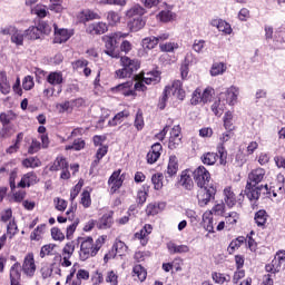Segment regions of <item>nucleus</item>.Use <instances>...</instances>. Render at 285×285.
<instances>
[{"label":"nucleus","mask_w":285,"mask_h":285,"mask_svg":"<svg viewBox=\"0 0 285 285\" xmlns=\"http://www.w3.org/2000/svg\"><path fill=\"white\" fill-rule=\"evenodd\" d=\"M130 117V112L120 111L111 120H109V126H117L124 121V119Z\"/></svg>","instance_id":"nucleus-45"},{"label":"nucleus","mask_w":285,"mask_h":285,"mask_svg":"<svg viewBox=\"0 0 285 285\" xmlns=\"http://www.w3.org/2000/svg\"><path fill=\"white\" fill-rule=\"evenodd\" d=\"M274 43L277 48H282L285 43V33L284 31H276L274 35Z\"/></svg>","instance_id":"nucleus-63"},{"label":"nucleus","mask_w":285,"mask_h":285,"mask_svg":"<svg viewBox=\"0 0 285 285\" xmlns=\"http://www.w3.org/2000/svg\"><path fill=\"white\" fill-rule=\"evenodd\" d=\"M224 126L226 130L233 132L235 130V126L233 125V112L227 111L224 116Z\"/></svg>","instance_id":"nucleus-55"},{"label":"nucleus","mask_w":285,"mask_h":285,"mask_svg":"<svg viewBox=\"0 0 285 285\" xmlns=\"http://www.w3.org/2000/svg\"><path fill=\"white\" fill-rule=\"evenodd\" d=\"M181 146V127L176 125L170 130L168 148L170 150H177Z\"/></svg>","instance_id":"nucleus-15"},{"label":"nucleus","mask_w":285,"mask_h":285,"mask_svg":"<svg viewBox=\"0 0 285 285\" xmlns=\"http://www.w3.org/2000/svg\"><path fill=\"white\" fill-rule=\"evenodd\" d=\"M55 264H43L40 268V275L42 277V279H48L50 277H52V271H53V267Z\"/></svg>","instance_id":"nucleus-46"},{"label":"nucleus","mask_w":285,"mask_h":285,"mask_svg":"<svg viewBox=\"0 0 285 285\" xmlns=\"http://www.w3.org/2000/svg\"><path fill=\"white\" fill-rule=\"evenodd\" d=\"M107 30L108 24L104 21L89 23L86 29L88 35H106Z\"/></svg>","instance_id":"nucleus-20"},{"label":"nucleus","mask_w":285,"mask_h":285,"mask_svg":"<svg viewBox=\"0 0 285 285\" xmlns=\"http://www.w3.org/2000/svg\"><path fill=\"white\" fill-rule=\"evenodd\" d=\"M245 194L249 202H257V199H259L262 195H271V191H268V185L257 186L247 184L245 188Z\"/></svg>","instance_id":"nucleus-9"},{"label":"nucleus","mask_w":285,"mask_h":285,"mask_svg":"<svg viewBox=\"0 0 285 285\" xmlns=\"http://www.w3.org/2000/svg\"><path fill=\"white\" fill-rule=\"evenodd\" d=\"M159 157H161V144L156 142L147 154V161L148 164H155Z\"/></svg>","instance_id":"nucleus-26"},{"label":"nucleus","mask_w":285,"mask_h":285,"mask_svg":"<svg viewBox=\"0 0 285 285\" xmlns=\"http://www.w3.org/2000/svg\"><path fill=\"white\" fill-rule=\"evenodd\" d=\"M57 248H59V246H57V244L43 245L41 247L40 254H39L41 259H43L45 257L53 256V261L61 262V254H59V252H57Z\"/></svg>","instance_id":"nucleus-16"},{"label":"nucleus","mask_w":285,"mask_h":285,"mask_svg":"<svg viewBox=\"0 0 285 285\" xmlns=\"http://www.w3.org/2000/svg\"><path fill=\"white\" fill-rule=\"evenodd\" d=\"M217 157H219V154L217 155L215 153H207L202 157L203 164H206L207 166H213L217 163Z\"/></svg>","instance_id":"nucleus-53"},{"label":"nucleus","mask_w":285,"mask_h":285,"mask_svg":"<svg viewBox=\"0 0 285 285\" xmlns=\"http://www.w3.org/2000/svg\"><path fill=\"white\" fill-rule=\"evenodd\" d=\"M181 80H175L171 86H166L163 96L159 99L158 108L159 110H164L166 108V104L170 97V95H174L177 99H180V101H184V98L186 97V91L181 87Z\"/></svg>","instance_id":"nucleus-2"},{"label":"nucleus","mask_w":285,"mask_h":285,"mask_svg":"<svg viewBox=\"0 0 285 285\" xmlns=\"http://www.w3.org/2000/svg\"><path fill=\"white\" fill-rule=\"evenodd\" d=\"M17 233H19V227L17 226V220L12 219L7 225V235L9 239H12Z\"/></svg>","instance_id":"nucleus-52"},{"label":"nucleus","mask_w":285,"mask_h":285,"mask_svg":"<svg viewBox=\"0 0 285 285\" xmlns=\"http://www.w3.org/2000/svg\"><path fill=\"white\" fill-rule=\"evenodd\" d=\"M264 177H266V169H264V168L253 169L248 174L247 184H249L252 186H257V184H261V181H264Z\"/></svg>","instance_id":"nucleus-19"},{"label":"nucleus","mask_w":285,"mask_h":285,"mask_svg":"<svg viewBox=\"0 0 285 285\" xmlns=\"http://www.w3.org/2000/svg\"><path fill=\"white\" fill-rule=\"evenodd\" d=\"M132 277H138L139 282H146V277H148V272L141 265H136L132 268Z\"/></svg>","instance_id":"nucleus-39"},{"label":"nucleus","mask_w":285,"mask_h":285,"mask_svg":"<svg viewBox=\"0 0 285 285\" xmlns=\"http://www.w3.org/2000/svg\"><path fill=\"white\" fill-rule=\"evenodd\" d=\"M105 282L109 285H118L119 284V276H117V273H115V271H109L106 274Z\"/></svg>","instance_id":"nucleus-59"},{"label":"nucleus","mask_w":285,"mask_h":285,"mask_svg":"<svg viewBox=\"0 0 285 285\" xmlns=\"http://www.w3.org/2000/svg\"><path fill=\"white\" fill-rule=\"evenodd\" d=\"M86 148V141L81 138L73 140L71 145L66 146V150H83Z\"/></svg>","instance_id":"nucleus-54"},{"label":"nucleus","mask_w":285,"mask_h":285,"mask_svg":"<svg viewBox=\"0 0 285 285\" xmlns=\"http://www.w3.org/2000/svg\"><path fill=\"white\" fill-rule=\"evenodd\" d=\"M212 277L216 284H224L225 282H230V275H226L217 272H214L212 274Z\"/></svg>","instance_id":"nucleus-56"},{"label":"nucleus","mask_w":285,"mask_h":285,"mask_svg":"<svg viewBox=\"0 0 285 285\" xmlns=\"http://www.w3.org/2000/svg\"><path fill=\"white\" fill-rule=\"evenodd\" d=\"M22 272L27 277H35V273H37V264H35V254L28 253L24 256L22 263Z\"/></svg>","instance_id":"nucleus-14"},{"label":"nucleus","mask_w":285,"mask_h":285,"mask_svg":"<svg viewBox=\"0 0 285 285\" xmlns=\"http://www.w3.org/2000/svg\"><path fill=\"white\" fill-rule=\"evenodd\" d=\"M55 208L56 210H59L60 213H63L68 208V202L63 198H55L53 199Z\"/></svg>","instance_id":"nucleus-61"},{"label":"nucleus","mask_w":285,"mask_h":285,"mask_svg":"<svg viewBox=\"0 0 285 285\" xmlns=\"http://www.w3.org/2000/svg\"><path fill=\"white\" fill-rule=\"evenodd\" d=\"M108 184L110 186L111 195H115L121 186H124V179H121V169H118L112 173V175L108 179Z\"/></svg>","instance_id":"nucleus-17"},{"label":"nucleus","mask_w":285,"mask_h":285,"mask_svg":"<svg viewBox=\"0 0 285 285\" xmlns=\"http://www.w3.org/2000/svg\"><path fill=\"white\" fill-rule=\"evenodd\" d=\"M10 81H8V73L0 71V92L2 95H10Z\"/></svg>","instance_id":"nucleus-31"},{"label":"nucleus","mask_w":285,"mask_h":285,"mask_svg":"<svg viewBox=\"0 0 285 285\" xmlns=\"http://www.w3.org/2000/svg\"><path fill=\"white\" fill-rule=\"evenodd\" d=\"M12 219H14V217H12V209L8 208L1 212L0 214V220L3 224H8L10 222H12Z\"/></svg>","instance_id":"nucleus-64"},{"label":"nucleus","mask_w":285,"mask_h":285,"mask_svg":"<svg viewBox=\"0 0 285 285\" xmlns=\"http://www.w3.org/2000/svg\"><path fill=\"white\" fill-rule=\"evenodd\" d=\"M237 97H239V88L232 86L225 92L220 94V99H225L229 106L237 104Z\"/></svg>","instance_id":"nucleus-18"},{"label":"nucleus","mask_w":285,"mask_h":285,"mask_svg":"<svg viewBox=\"0 0 285 285\" xmlns=\"http://www.w3.org/2000/svg\"><path fill=\"white\" fill-rule=\"evenodd\" d=\"M11 285H21V264L14 263L10 268Z\"/></svg>","instance_id":"nucleus-24"},{"label":"nucleus","mask_w":285,"mask_h":285,"mask_svg":"<svg viewBox=\"0 0 285 285\" xmlns=\"http://www.w3.org/2000/svg\"><path fill=\"white\" fill-rule=\"evenodd\" d=\"M226 70H227L226 63L214 62L209 70V75H212V77H219V75H224V72H226Z\"/></svg>","instance_id":"nucleus-35"},{"label":"nucleus","mask_w":285,"mask_h":285,"mask_svg":"<svg viewBox=\"0 0 285 285\" xmlns=\"http://www.w3.org/2000/svg\"><path fill=\"white\" fill-rule=\"evenodd\" d=\"M217 190L215 187H200L197 194L198 205L204 208V206H208L212 199H215V194Z\"/></svg>","instance_id":"nucleus-11"},{"label":"nucleus","mask_w":285,"mask_h":285,"mask_svg":"<svg viewBox=\"0 0 285 285\" xmlns=\"http://www.w3.org/2000/svg\"><path fill=\"white\" fill-rule=\"evenodd\" d=\"M224 110H226V102L222 101V98L219 97V99L212 105V111L216 117H222Z\"/></svg>","instance_id":"nucleus-37"},{"label":"nucleus","mask_w":285,"mask_h":285,"mask_svg":"<svg viewBox=\"0 0 285 285\" xmlns=\"http://www.w3.org/2000/svg\"><path fill=\"white\" fill-rule=\"evenodd\" d=\"M254 222L256 226L263 228V226H266V222H268V213H266L264 209L256 212Z\"/></svg>","instance_id":"nucleus-34"},{"label":"nucleus","mask_w":285,"mask_h":285,"mask_svg":"<svg viewBox=\"0 0 285 285\" xmlns=\"http://www.w3.org/2000/svg\"><path fill=\"white\" fill-rule=\"evenodd\" d=\"M153 233V225L146 224L139 232L135 234V239H139L141 246L148 244V235Z\"/></svg>","instance_id":"nucleus-23"},{"label":"nucleus","mask_w":285,"mask_h":285,"mask_svg":"<svg viewBox=\"0 0 285 285\" xmlns=\"http://www.w3.org/2000/svg\"><path fill=\"white\" fill-rule=\"evenodd\" d=\"M148 190H149L148 185H144L140 189H138L137 196H136L137 204H140L141 206L142 204H146V200L148 199Z\"/></svg>","instance_id":"nucleus-41"},{"label":"nucleus","mask_w":285,"mask_h":285,"mask_svg":"<svg viewBox=\"0 0 285 285\" xmlns=\"http://www.w3.org/2000/svg\"><path fill=\"white\" fill-rule=\"evenodd\" d=\"M141 43H142V48H145V50H153L158 45L157 38L154 36L144 38Z\"/></svg>","instance_id":"nucleus-51"},{"label":"nucleus","mask_w":285,"mask_h":285,"mask_svg":"<svg viewBox=\"0 0 285 285\" xmlns=\"http://www.w3.org/2000/svg\"><path fill=\"white\" fill-rule=\"evenodd\" d=\"M43 230H46V225H39L30 235V239L33 242H39L41 239V235H43Z\"/></svg>","instance_id":"nucleus-62"},{"label":"nucleus","mask_w":285,"mask_h":285,"mask_svg":"<svg viewBox=\"0 0 285 285\" xmlns=\"http://www.w3.org/2000/svg\"><path fill=\"white\" fill-rule=\"evenodd\" d=\"M175 13L170 10H163L158 13L159 21H163V23H168V21H174Z\"/></svg>","instance_id":"nucleus-47"},{"label":"nucleus","mask_w":285,"mask_h":285,"mask_svg":"<svg viewBox=\"0 0 285 285\" xmlns=\"http://www.w3.org/2000/svg\"><path fill=\"white\" fill-rule=\"evenodd\" d=\"M22 166H24V168H39L41 160L37 157H29L22 161Z\"/></svg>","instance_id":"nucleus-50"},{"label":"nucleus","mask_w":285,"mask_h":285,"mask_svg":"<svg viewBox=\"0 0 285 285\" xmlns=\"http://www.w3.org/2000/svg\"><path fill=\"white\" fill-rule=\"evenodd\" d=\"M112 249L116 250L118 257H124V255L128 253V246H126V243L121 240H116L112 245Z\"/></svg>","instance_id":"nucleus-42"},{"label":"nucleus","mask_w":285,"mask_h":285,"mask_svg":"<svg viewBox=\"0 0 285 285\" xmlns=\"http://www.w3.org/2000/svg\"><path fill=\"white\" fill-rule=\"evenodd\" d=\"M81 279H90V272L86 269H79L76 274V279L72 281V284L81 285Z\"/></svg>","instance_id":"nucleus-44"},{"label":"nucleus","mask_w":285,"mask_h":285,"mask_svg":"<svg viewBox=\"0 0 285 285\" xmlns=\"http://www.w3.org/2000/svg\"><path fill=\"white\" fill-rule=\"evenodd\" d=\"M51 171L61 170L60 178L61 179H70V171L68 170V161L66 158L59 156L53 161L52 166L50 167Z\"/></svg>","instance_id":"nucleus-13"},{"label":"nucleus","mask_w":285,"mask_h":285,"mask_svg":"<svg viewBox=\"0 0 285 285\" xmlns=\"http://www.w3.org/2000/svg\"><path fill=\"white\" fill-rule=\"evenodd\" d=\"M244 242H246V237L244 236H238L236 239L232 240L227 248V252L229 253V255H233V253H235L238 248H240Z\"/></svg>","instance_id":"nucleus-40"},{"label":"nucleus","mask_w":285,"mask_h":285,"mask_svg":"<svg viewBox=\"0 0 285 285\" xmlns=\"http://www.w3.org/2000/svg\"><path fill=\"white\" fill-rule=\"evenodd\" d=\"M70 37L71 35L68 29H58L57 26H55V43H66Z\"/></svg>","instance_id":"nucleus-29"},{"label":"nucleus","mask_w":285,"mask_h":285,"mask_svg":"<svg viewBox=\"0 0 285 285\" xmlns=\"http://www.w3.org/2000/svg\"><path fill=\"white\" fill-rule=\"evenodd\" d=\"M159 81H161V76H159V71H150L147 72L146 76L142 77L141 81H138V83H142L145 86V83L147 86H155V83H159Z\"/></svg>","instance_id":"nucleus-25"},{"label":"nucleus","mask_w":285,"mask_h":285,"mask_svg":"<svg viewBox=\"0 0 285 285\" xmlns=\"http://www.w3.org/2000/svg\"><path fill=\"white\" fill-rule=\"evenodd\" d=\"M210 26L217 28L219 32H224L225 35H232L233 32V28L230 27V24L222 19L212 20Z\"/></svg>","instance_id":"nucleus-27"},{"label":"nucleus","mask_w":285,"mask_h":285,"mask_svg":"<svg viewBox=\"0 0 285 285\" xmlns=\"http://www.w3.org/2000/svg\"><path fill=\"white\" fill-rule=\"evenodd\" d=\"M179 184L185 190H193V187L195 186L193 178L186 171L181 173Z\"/></svg>","instance_id":"nucleus-36"},{"label":"nucleus","mask_w":285,"mask_h":285,"mask_svg":"<svg viewBox=\"0 0 285 285\" xmlns=\"http://www.w3.org/2000/svg\"><path fill=\"white\" fill-rule=\"evenodd\" d=\"M151 181L155 190H161L164 188V174L158 173L151 177Z\"/></svg>","instance_id":"nucleus-49"},{"label":"nucleus","mask_w":285,"mask_h":285,"mask_svg":"<svg viewBox=\"0 0 285 285\" xmlns=\"http://www.w3.org/2000/svg\"><path fill=\"white\" fill-rule=\"evenodd\" d=\"M107 236H99L96 242L92 237H80L78 242L80 244L79 257L81 262H86V259H90V257H95L101 247L106 244Z\"/></svg>","instance_id":"nucleus-1"},{"label":"nucleus","mask_w":285,"mask_h":285,"mask_svg":"<svg viewBox=\"0 0 285 285\" xmlns=\"http://www.w3.org/2000/svg\"><path fill=\"white\" fill-rule=\"evenodd\" d=\"M32 14H37L39 19H45L48 17V9L41 4H37L33 9H31Z\"/></svg>","instance_id":"nucleus-60"},{"label":"nucleus","mask_w":285,"mask_h":285,"mask_svg":"<svg viewBox=\"0 0 285 285\" xmlns=\"http://www.w3.org/2000/svg\"><path fill=\"white\" fill-rule=\"evenodd\" d=\"M284 268L285 250L277 252L272 263L265 266V271L267 273H272V275H275V273H279V271H284Z\"/></svg>","instance_id":"nucleus-10"},{"label":"nucleus","mask_w":285,"mask_h":285,"mask_svg":"<svg viewBox=\"0 0 285 285\" xmlns=\"http://www.w3.org/2000/svg\"><path fill=\"white\" fill-rule=\"evenodd\" d=\"M112 212H109L108 214L102 215V217L97 223V228L100 230H106L108 228L112 227L114 220H112Z\"/></svg>","instance_id":"nucleus-28"},{"label":"nucleus","mask_w":285,"mask_h":285,"mask_svg":"<svg viewBox=\"0 0 285 285\" xmlns=\"http://www.w3.org/2000/svg\"><path fill=\"white\" fill-rule=\"evenodd\" d=\"M194 181L198 188H205L210 181V173L204 166H199L194 170Z\"/></svg>","instance_id":"nucleus-12"},{"label":"nucleus","mask_w":285,"mask_h":285,"mask_svg":"<svg viewBox=\"0 0 285 285\" xmlns=\"http://www.w3.org/2000/svg\"><path fill=\"white\" fill-rule=\"evenodd\" d=\"M134 126L137 130H144V126H146V124L144 122V112H141L140 109L136 114Z\"/></svg>","instance_id":"nucleus-58"},{"label":"nucleus","mask_w":285,"mask_h":285,"mask_svg":"<svg viewBox=\"0 0 285 285\" xmlns=\"http://www.w3.org/2000/svg\"><path fill=\"white\" fill-rule=\"evenodd\" d=\"M47 81L48 83H50V86H58V95H61L62 92V88H61V83H63V73L60 71H52L48 75L47 77Z\"/></svg>","instance_id":"nucleus-21"},{"label":"nucleus","mask_w":285,"mask_h":285,"mask_svg":"<svg viewBox=\"0 0 285 285\" xmlns=\"http://www.w3.org/2000/svg\"><path fill=\"white\" fill-rule=\"evenodd\" d=\"M48 9L51 12L61 13L63 12V6L61 4V0H50Z\"/></svg>","instance_id":"nucleus-57"},{"label":"nucleus","mask_w":285,"mask_h":285,"mask_svg":"<svg viewBox=\"0 0 285 285\" xmlns=\"http://www.w3.org/2000/svg\"><path fill=\"white\" fill-rule=\"evenodd\" d=\"M215 95V89L213 87H207L202 91V89H196L193 92L190 102L193 106H197L198 104H208L213 99Z\"/></svg>","instance_id":"nucleus-7"},{"label":"nucleus","mask_w":285,"mask_h":285,"mask_svg":"<svg viewBox=\"0 0 285 285\" xmlns=\"http://www.w3.org/2000/svg\"><path fill=\"white\" fill-rule=\"evenodd\" d=\"M146 13V9L141 6L136 4L127 11V17L130 18L128 21V28L131 32H139L146 26V22L141 17Z\"/></svg>","instance_id":"nucleus-5"},{"label":"nucleus","mask_w":285,"mask_h":285,"mask_svg":"<svg viewBox=\"0 0 285 285\" xmlns=\"http://www.w3.org/2000/svg\"><path fill=\"white\" fill-rule=\"evenodd\" d=\"M106 155H108V146H101L96 153V159L92 161L91 167L96 168V166H99V161H101Z\"/></svg>","instance_id":"nucleus-43"},{"label":"nucleus","mask_w":285,"mask_h":285,"mask_svg":"<svg viewBox=\"0 0 285 285\" xmlns=\"http://www.w3.org/2000/svg\"><path fill=\"white\" fill-rule=\"evenodd\" d=\"M24 38L33 41L41 39V31H39V27L31 26L24 30Z\"/></svg>","instance_id":"nucleus-38"},{"label":"nucleus","mask_w":285,"mask_h":285,"mask_svg":"<svg viewBox=\"0 0 285 285\" xmlns=\"http://www.w3.org/2000/svg\"><path fill=\"white\" fill-rule=\"evenodd\" d=\"M128 33L116 32L111 36H105L102 39L105 41V55L111 57L112 59H119L121 53L117 49V39H126Z\"/></svg>","instance_id":"nucleus-6"},{"label":"nucleus","mask_w":285,"mask_h":285,"mask_svg":"<svg viewBox=\"0 0 285 285\" xmlns=\"http://www.w3.org/2000/svg\"><path fill=\"white\" fill-rule=\"evenodd\" d=\"M39 183V178L35 171L27 173L22 176L20 183L18 184V188H30V186H35V184Z\"/></svg>","instance_id":"nucleus-22"},{"label":"nucleus","mask_w":285,"mask_h":285,"mask_svg":"<svg viewBox=\"0 0 285 285\" xmlns=\"http://www.w3.org/2000/svg\"><path fill=\"white\" fill-rule=\"evenodd\" d=\"M120 69L115 71V79H128L140 68L139 60L130 59L127 56L120 57Z\"/></svg>","instance_id":"nucleus-3"},{"label":"nucleus","mask_w":285,"mask_h":285,"mask_svg":"<svg viewBox=\"0 0 285 285\" xmlns=\"http://www.w3.org/2000/svg\"><path fill=\"white\" fill-rule=\"evenodd\" d=\"M0 35H10V41L11 43H14V46H23V39H26V33H22L21 30H19L16 26H7L1 28Z\"/></svg>","instance_id":"nucleus-8"},{"label":"nucleus","mask_w":285,"mask_h":285,"mask_svg":"<svg viewBox=\"0 0 285 285\" xmlns=\"http://www.w3.org/2000/svg\"><path fill=\"white\" fill-rule=\"evenodd\" d=\"M14 119H17V115L13 111L0 114V121L2 126H8V124H10V121H14Z\"/></svg>","instance_id":"nucleus-48"},{"label":"nucleus","mask_w":285,"mask_h":285,"mask_svg":"<svg viewBox=\"0 0 285 285\" xmlns=\"http://www.w3.org/2000/svg\"><path fill=\"white\" fill-rule=\"evenodd\" d=\"M166 208V203H158V204H149L146 208V215L155 217V215H159L161 210Z\"/></svg>","instance_id":"nucleus-32"},{"label":"nucleus","mask_w":285,"mask_h":285,"mask_svg":"<svg viewBox=\"0 0 285 285\" xmlns=\"http://www.w3.org/2000/svg\"><path fill=\"white\" fill-rule=\"evenodd\" d=\"M147 87L144 82H136L132 80H128L122 82L116 87L111 88V92L114 95H124V97H136L138 92H146Z\"/></svg>","instance_id":"nucleus-4"},{"label":"nucleus","mask_w":285,"mask_h":285,"mask_svg":"<svg viewBox=\"0 0 285 285\" xmlns=\"http://www.w3.org/2000/svg\"><path fill=\"white\" fill-rule=\"evenodd\" d=\"M178 170H179V163L177 160V156H170L166 175H168V177H175Z\"/></svg>","instance_id":"nucleus-30"},{"label":"nucleus","mask_w":285,"mask_h":285,"mask_svg":"<svg viewBox=\"0 0 285 285\" xmlns=\"http://www.w3.org/2000/svg\"><path fill=\"white\" fill-rule=\"evenodd\" d=\"M225 195V204L228 206V208H233L235 204H237V197L235 196V193L230 187H227L224 189Z\"/></svg>","instance_id":"nucleus-33"}]
</instances>
